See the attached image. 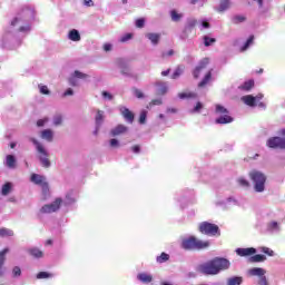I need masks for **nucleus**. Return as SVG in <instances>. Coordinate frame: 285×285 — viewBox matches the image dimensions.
I'll return each instance as SVG.
<instances>
[{
  "instance_id": "nucleus-1",
  "label": "nucleus",
  "mask_w": 285,
  "mask_h": 285,
  "mask_svg": "<svg viewBox=\"0 0 285 285\" xmlns=\"http://www.w3.org/2000/svg\"><path fill=\"white\" fill-rule=\"evenodd\" d=\"M31 27L28 19L23 18V16H17L10 23V26L4 30V33L0 40V48H10L8 43L13 37H17L19 32L22 35H28L30 32Z\"/></svg>"
},
{
  "instance_id": "nucleus-2",
  "label": "nucleus",
  "mask_w": 285,
  "mask_h": 285,
  "mask_svg": "<svg viewBox=\"0 0 285 285\" xmlns=\"http://www.w3.org/2000/svg\"><path fill=\"white\" fill-rule=\"evenodd\" d=\"M76 199L72 197V194H68L65 198V200H61V198H57L53 203L42 206L40 209L41 213H57L59 208H61V204L65 206H71V204H75Z\"/></svg>"
},
{
  "instance_id": "nucleus-3",
  "label": "nucleus",
  "mask_w": 285,
  "mask_h": 285,
  "mask_svg": "<svg viewBox=\"0 0 285 285\" xmlns=\"http://www.w3.org/2000/svg\"><path fill=\"white\" fill-rule=\"evenodd\" d=\"M249 178L254 186L255 193H264L266 190V174L259 170H252Z\"/></svg>"
},
{
  "instance_id": "nucleus-4",
  "label": "nucleus",
  "mask_w": 285,
  "mask_h": 285,
  "mask_svg": "<svg viewBox=\"0 0 285 285\" xmlns=\"http://www.w3.org/2000/svg\"><path fill=\"white\" fill-rule=\"evenodd\" d=\"M208 246H210V242L197 239L195 236L183 240V248L186 250H204V248H208Z\"/></svg>"
},
{
  "instance_id": "nucleus-5",
  "label": "nucleus",
  "mask_w": 285,
  "mask_h": 285,
  "mask_svg": "<svg viewBox=\"0 0 285 285\" xmlns=\"http://www.w3.org/2000/svg\"><path fill=\"white\" fill-rule=\"evenodd\" d=\"M33 146L39 155L40 163L42 164L43 168H50V160L48 159V150L46 147L39 142V140L31 138Z\"/></svg>"
},
{
  "instance_id": "nucleus-6",
  "label": "nucleus",
  "mask_w": 285,
  "mask_h": 285,
  "mask_svg": "<svg viewBox=\"0 0 285 285\" xmlns=\"http://www.w3.org/2000/svg\"><path fill=\"white\" fill-rule=\"evenodd\" d=\"M199 232L203 235H209V237H215V235H220L219 226L208 222L200 223Z\"/></svg>"
},
{
  "instance_id": "nucleus-7",
  "label": "nucleus",
  "mask_w": 285,
  "mask_h": 285,
  "mask_svg": "<svg viewBox=\"0 0 285 285\" xmlns=\"http://www.w3.org/2000/svg\"><path fill=\"white\" fill-rule=\"evenodd\" d=\"M262 99H264V95L262 94H258L256 97L250 95L242 97V101H244L246 106H250L252 108H255V106H258L259 108H266V105H264V102H259L262 101Z\"/></svg>"
},
{
  "instance_id": "nucleus-8",
  "label": "nucleus",
  "mask_w": 285,
  "mask_h": 285,
  "mask_svg": "<svg viewBox=\"0 0 285 285\" xmlns=\"http://www.w3.org/2000/svg\"><path fill=\"white\" fill-rule=\"evenodd\" d=\"M216 115H222L216 119V124H233L234 119L228 115V109L222 105H216Z\"/></svg>"
},
{
  "instance_id": "nucleus-9",
  "label": "nucleus",
  "mask_w": 285,
  "mask_h": 285,
  "mask_svg": "<svg viewBox=\"0 0 285 285\" xmlns=\"http://www.w3.org/2000/svg\"><path fill=\"white\" fill-rule=\"evenodd\" d=\"M212 263L214 264V268L216 269V275H219L222 271H228V268H230V261L224 257H215L212 259Z\"/></svg>"
},
{
  "instance_id": "nucleus-10",
  "label": "nucleus",
  "mask_w": 285,
  "mask_h": 285,
  "mask_svg": "<svg viewBox=\"0 0 285 285\" xmlns=\"http://www.w3.org/2000/svg\"><path fill=\"white\" fill-rule=\"evenodd\" d=\"M281 135H283V137H272L267 140L268 148L285 150V129L281 130Z\"/></svg>"
},
{
  "instance_id": "nucleus-11",
  "label": "nucleus",
  "mask_w": 285,
  "mask_h": 285,
  "mask_svg": "<svg viewBox=\"0 0 285 285\" xmlns=\"http://www.w3.org/2000/svg\"><path fill=\"white\" fill-rule=\"evenodd\" d=\"M197 273H202V275H217V269L213 261L203 263L196 267Z\"/></svg>"
},
{
  "instance_id": "nucleus-12",
  "label": "nucleus",
  "mask_w": 285,
  "mask_h": 285,
  "mask_svg": "<svg viewBox=\"0 0 285 285\" xmlns=\"http://www.w3.org/2000/svg\"><path fill=\"white\" fill-rule=\"evenodd\" d=\"M266 230L271 235H279V233H282V223L276 220H271L266 225Z\"/></svg>"
},
{
  "instance_id": "nucleus-13",
  "label": "nucleus",
  "mask_w": 285,
  "mask_h": 285,
  "mask_svg": "<svg viewBox=\"0 0 285 285\" xmlns=\"http://www.w3.org/2000/svg\"><path fill=\"white\" fill-rule=\"evenodd\" d=\"M88 75L81 72V71H75L70 77H69V86H79V79H86Z\"/></svg>"
},
{
  "instance_id": "nucleus-14",
  "label": "nucleus",
  "mask_w": 285,
  "mask_h": 285,
  "mask_svg": "<svg viewBox=\"0 0 285 285\" xmlns=\"http://www.w3.org/2000/svg\"><path fill=\"white\" fill-rule=\"evenodd\" d=\"M208 63H210V60L208 58H204L203 60H200V62L194 70L195 79H198L199 75H202V72L206 70V68L208 67Z\"/></svg>"
},
{
  "instance_id": "nucleus-15",
  "label": "nucleus",
  "mask_w": 285,
  "mask_h": 285,
  "mask_svg": "<svg viewBox=\"0 0 285 285\" xmlns=\"http://www.w3.org/2000/svg\"><path fill=\"white\" fill-rule=\"evenodd\" d=\"M32 184H36L37 186H41L42 189L48 190V183H46V177L41 176L39 174H33L31 176Z\"/></svg>"
},
{
  "instance_id": "nucleus-16",
  "label": "nucleus",
  "mask_w": 285,
  "mask_h": 285,
  "mask_svg": "<svg viewBox=\"0 0 285 285\" xmlns=\"http://www.w3.org/2000/svg\"><path fill=\"white\" fill-rule=\"evenodd\" d=\"M255 253H257V249H255L254 247L236 249V254L239 255V257H248L250 255H255Z\"/></svg>"
},
{
  "instance_id": "nucleus-17",
  "label": "nucleus",
  "mask_w": 285,
  "mask_h": 285,
  "mask_svg": "<svg viewBox=\"0 0 285 285\" xmlns=\"http://www.w3.org/2000/svg\"><path fill=\"white\" fill-rule=\"evenodd\" d=\"M145 37L154 46H159V41L161 40V33L149 32V33H146Z\"/></svg>"
},
{
  "instance_id": "nucleus-18",
  "label": "nucleus",
  "mask_w": 285,
  "mask_h": 285,
  "mask_svg": "<svg viewBox=\"0 0 285 285\" xmlns=\"http://www.w3.org/2000/svg\"><path fill=\"white\" fill-rule=\"evenodd\" d=\"M120 112H121L124 119H126V121H128V124H132V121H135V115L132 114V111L128 110V108L121 107Z\"/></svg>"
},
{
  "instance_id": "nucleus-19",
  "label": "nucleus",
  "mask_w": 285,
  "mask_h": 285,
  "mask_svg": "<svg viewBox=\"0 0 285 285\" xmlns=\"http://www.w3.org/2000/svg\"><path fill=\"white\" fill-rule=\"evenodd\" d=\"M41 139H45V141L52 142L55 139V131L52 129H45L40 132Z\"/></svg>"
},
{
  "instance_id": "nucleus-20",
  "label": "nucleus",
  "mask_w": 285,
  "mask_h": 285,
  "mask_svg": "<svg viewBox=\"0 0 285 285\" xmlns=\"http://www.w3.org/2000/svg\"><path fill=\"white\" fill-rule=\"evenodd\" d=\"M101 124H104V111L98 110L96 115V130L95 135L99 131V128H101Z\"/></svg>"
},
{
  "instance_id": "nucleus-21",
  "label": "nucleus",
  "mask_w": 285,
  "mask_h": 285,
  "mask_svg": "<svg viewBox=\"0 0 285 285\" xmlns=\"http://www.w3.org/2000/svg\"><path fill=\"white\" fill-rule=\"evenodd\" d=\"M126 130H128V127H126L124 125H118L117 127H115L111 130V135H112V137H117L119 135H124V132H126Z\"/></svg>"
},
{
  "instance_id": "nucleus-22",
  "label": "nucleus",
  "mask_w": 285,
  "mask_h": 285,
  "mask_svg": "<svg viewBox=\"0 0 285 285\" xmlns=\"http://www.w3.org/2000/svg\"><path fill=\"white\" fill-rule=\"evenodd\" d=\"M68 39H70V41H81V35L79 33V30H70L68 33Z\"/></svg>"
},
{
  "instance_id": "nucleus-23",
  "label": "nucleus",
  "mask_w": 285,
  "mask_h": 285,
  "mask_svg": "<svg viewBox=\"0 0 285 285\" xmlns=\"http://www.w3.org/2000/svg\"><path fill=\"white\" fill-rule=\"evenodd\" d=\"M137 279H139V282H142V284H150V282H153V276L147 273H140L138 274Z\"/></svg>"
},
{
  "instance_id": "nucleus-24",
  "label": "nucleus",
  "mask_w": 285,
  "mask_h": 285,
  "mask_svg": "<svg viewBox=\"0 0 285 285\" xmlns=\"http://www.w3.org/2000/svg\"><path fill=\"white\" fill-rule=\"evenodd\" d=\"M265 274H266V271H264V268L262 267H254L249 269V275H252L253 277H262Z\"/></svg>"
},
{
  "instance_id": "nucleus-25",
  "label": "nucleus",
  "mask_w": 285,
  "mask_h": 285,
  "mask_svg": "<svg viewBox=\"0 0 285 285\" xmlns=\"http://www.w3.org/2000/svg\"><path fill=\"white\" fill-rule=\"evenodd\" d=\"M230 8V0H220L218 8H216L217 12H226Z\"/></svg>"
},
{
  "instance_id": "nucleus-26",
  "label": "nucleus",
  "mask_w": 285,
  "mask_h": 285,
  "mask_svg": "<svg viewBox=\"0 0 285 285\" xmlns=\"http://www.w3.org/2000/svg\"><path fill=\"white\" fill-rule=\"evenodd\" d=\"M6 167L7 168H14V166H17V158H14V156L12 155H8L6 157Z\"/></svg>"
},
{
  "instance_id": "nucleus-27",
  "label": "nucleus",
  "mask_w": 285,
  "mask_h": 285,
  "mask_svg": "<svg viewBox=\"0 0 285 285\" xmlns=\"http://www.w3.org/2000/svg\"><path fill=\"white\" fill-rule=\"evenodd\" d=\"M158 95H166L168 92V85L166 82H157Z\"/></svg>"
},
{
  "instance_id": "nucleus-28",
  "label": "nucleus",
  "mask_w": 285,
  "mask_h": 285,
  "mask_svg": "<svg viewBox=\"0 0 285 285\" xmlns=\"http://www.w3.org/2000/svg\"><path fill=\"white\" fill-rule=\"evenodd\" d=\"M212 78H213V71L209 70L205 75L204 79L198 83V87L204 88V86H207V83L210 81Z\"/></svg>"
},
{
  "instance_id": "nucleus-29",
  "label": "nucleus",
  "mask_w": 285,
  "mask_h": 285,
  "mask_svg": "<svg viewBox=\"0 0 285 285\" xmlns=\"http://www.w3.org/2000/svg\"><path fill=\"white\" fill-rule=\"evenodd\" d=\"M11 193H12V183H6L2 186L1 195H3L6 197V196H8Z\"/></svg>"
},
{
  "instance_id": "nucleus-30",
  "label": "nucleus",
  "mask_w": 285,
  "mask_h": 285,
  "mask_svg": "<svg viewBox=\"0 0 285 285\" xmlns=\"http://www.w3.org/2000/svg\"><path fill=\"white\" fill-rule=\"evenodd\" d=\"M170 17H171V21H181V19L184 18V13H178L177 10H171L170 11Z\"/></svg>"
},
{
  "instance_id": "nucleus-31",
  "label": "nucleus",
  "mask_w": 285,
  "mask_h": 285,
  "mask_svg": "<svg viewBox=\"0 0 285 285\" xmlns=\"http://www.w3.org/2000/svg\"><path fill=\"white\" fill-rule=\"evenodd\" d=\"M179 99H195L197 98V94L195 92H180L178 94Z\"/></svg>"
},
{
  "instance_id": "nucleus-32",
  "label": "nucleus",
  "mask_w": 285,
  "mask_h": 285,
  "mask_svg": "<svg viewBox=\"0 0 285 285\" xmlns=\"http://www.w3.org/2000/svg\"><path fill=\"white\" fill-rule=\"evenodd\" d=\"M10 253V248H4L0 252V268H3V264L6 263V255Z\"/></svg>"
},
{
  "instance_id": "nucleus-33",
  "label": "nucleus",
  "mask_w": 285,
  "mask_h": 285,
  "mask_svg": "<svg viewBox=\"0 0 285 285\" xmlns=\"http://www.w3.org/2000/svg\"><path fill=\"white\" fill-rule=\"evenodd\" d=\"M14 235V232L9 228H0V237H12Z\"/></svg>"
},
{
  "instance_id": "nucleus-34",
  "label": "nucleus",
  "mask_w": 285,
  "mask_h": 285,
  "mask_svg": "<svg viewBox=\"0 0 285 285\" xmlns=\"http://www.w3.org/2000/svg\"><path fill=\"white\" fill-rule=\"evenodd\" d=\"M29 253L30 255H32V257H36L37 259L43 257V252H41L39 248H31Z\"/></svg>"
},
{
  "instance_id": "nucleus-35",
  "label": "nucleus",
  "mask_w": 285,
  "mask_h": 285,
  "mask_svg": "<svg viewBox=\"0 0 285 285\" xmlns=\"http://www.w3.org/2000/svg\"><path fill=\"white\" fill-rule=\"evenodd\" d=\"M259 253H264L265 255H268V257H275V252L268 247H259Z\"/></svg>"
},
{
  "instance_id": "nucleus-36",
  "label": "nucleus",
  "mask_w": 285,
  "mask_h": 285,
  "mask_svg": "<svg viewBox=\"0 0 285 285\" xmlns=\"http://www.w3.org/2000/svg\"><path fill=\"white\" fill-rule=\"evenodd\" d=\"M242 281H243L242 277L235 276V277L228 278L227 285H240Z\"/></svg>"
},
{
  "instance_id": "nucleus-37",
  "label": "nucleus",
  "mask_w": 285,
  "mask_h": 285,
  "mask_svg": "<svg viewBox=\"0 0 285 285\" xmlns=\"http://www.w3.org/2000/svg\"><path fill=\"white\" fill-rule=\"evenodd\" d=\"M255 40V36H250L247 41L245 42V45L240 48L242 52H245V50L247 48H250V46H253V41Z\"/></svg>"
},
{
  "instance_id": "nucleus-38",
  "label": "nucleus",
  "mask_w": 285,
  "mask_h": 285,
  "mask_svg": "<svg viewBox=\"0 0 285 285\" xmlns=\"http://www.w3.org/2000/svg\"><path fill=\"white\" fill-rule=\"evenodd\" d=\"M233 23H244L246 21V16L236 14L232 18Z\"/></svg>"
},
{
  "instance_id": "nucleus-39",
  "label": "nucleus",
  "mask_w": 285,
  "mask_h": 285,
  "mask_svg": "<svg viewBox=\"0 0 285 285\" xmlns=\"http://www.w3.org/2000/svg\"><path fill=\"white\" fill-rule=\"evenodd\" d=\"M249 259H250V262H255V263L266 262V256H264L262 254H256V255L252 256Z\"/></svg>"
},
{
  "instance_id": "nucleus-40",
  "label": "nucleus",
  "mask_w": 285,
  "mask_h": 285,
  "mask_svg": "<svg viewBox=\"0 0 285 285\" xmlns=\"http://www.w3.org/2000/svg\"><path fill=\"white\" fill-rule=\"evenodd\" d=\"M254 86H255V81L248 80V81H245V82L240 86V89H242V90H250V88H253Z\"/></svg>"
},
{
  "instance_id": "nucleus-41",
  "label": "nucleus",
  "mask_w": 285,
  "mask_h": 285,
  "mask_svg": "<svg viewBox=\"0 0 285 285\" xmlns=\"http://www.w3.org/2000/svg\"><path fill=\"white\" fill-rule=\"evenodd\" d=\"M237 184L242 186V188H248V186H250V183H248V180H246L244 177H239L237 179Z\"/></svg>"
},
{
  "instance_id": "nucleus-42",
  "label": "nucleus",
  "mask_w": 285,
  "mask_h": 285,
  "mask_svg": "<svg viewBox=\"0 0 285 285\" xmlns=\"http://www.w3.org/2000/svg\"><path fill=\"white\" fill-rule=\"evenodd\" d=\"M181 75H184V68L178 67L171 75V79H178V77H181Z\"/></svg>"
},
{
  "instance_id": "nucleus-43",
  "label": "nucleus",
  "mask_w": 285,
  "mask_h": 285,
  "mask_svg": "<svg viewBox=\"0 0 285 285\" xmlns=\"http://www.w3.org/2000/svg\"><path fill=\"white\" fill-rule=\"evenodd\" d=\"M48 277H52V274L48 272H40L37 274V279H48Z\"/></svg>"
},
{
  "instance_id": "nucleus-44",
  "label": "nucleus",
  "mask_w": 285,
  "mask_h": 285,
  "mask_svg": "<svg viewBox=\"0 0 285 285\" xmlns=\"http://www.w3.org/2000/svg\"><path fill=\"white\" fill-rule=\"evenodd\" d=\"M215 38H210V37H208V36H205L204 37V45L206 46V47H208V46H213V43H215Z\"/></svg>"
},
{
  "instance_id": "nucleus-45",
  "label": "nucleus",
  "mask_w": 285,
  "mask_h": 285,
  "mask_svg": "<svg viewBox=\"0 0 285 285\" xmlns=\"http://www.w3.org/2000/svg\"><path fill=\"white\" fill-rule=\"evenodd\" d=\"M38 88H39L41 95H50V89H48V86L39 85Z\"/></svg>"
},
{
  "instance_id": "nucleus-46",
  "label": "nucleus",
  "mask_w": 285,
  "mask_h": 285,
  "mask_svg": "<svg viewBox=\"0 0 285 285\" xmlns=\"http://www.w3.org/2000/svg\"><path fill=\"white\" fill-rule=\"evenodd\" d=\"M132 39V33H125L120 37L119 41L120 43H126V41H130Z\"/></svg>"
},
{
  "instance_id": "nucleus-47",
  "label": "nucleus",
  "mask_w": 285,
  "mask_h": 285,
  "mask_svg": "<svg viewBox=\"0 0 285 285\" xmlns=\"http://www.w3.org/2000/svg\"><path fill=\"white\" fill-rule=\"evenodd\" d=\"M168 258H169L168 254L163 253L160 256L157 257V262L158 264H164V262H168Z\"/></svg>"
},
{
  "instance_id": "nucleus-48",
  "label": "nucleus",
  "mask_w": 285,
  "mask_h": 285,
  "mask_svg": "<svg viewBox=\"0 0 285 285\" xmlns=\"http://www.w3.org/2000/svg\"><path fill=\"white\" fill-rule=\"evenodd\" d=\"M62 121H63V118L61 117V115H56L53 117V126H61Z\"/></svg>"
},
{
  "instance_id": "nucleus-49",
  "label": "nucleus",
  "mask_w": 285,
  "mask_h": 285,
  "mask_svg": "<svg viewBox=\"0 0 285 285\" xmlns=\"http://www.w3.org/2000/svg\"><path fill=\"white\" fill-rule=\"evenodd\" d=\"M195 26H197V19L189 18V19L187 20L186 28H195Z\"/></svg>"
},
{
  "instance_id": "nucleus-50",
  "label": "nucleus",
  "mask_w": 285,
  "mask_h": 285,
  "mask_svg": "<svg viewBox=\"0 0 285 285\" xmlns=\"http://www.w3.org/2000/svg\"><path fill=\"white\" fill-rule=\"evenodd\" d=\"M48 121H50V119H49V118H42V119H39V120L37 121V126H38V128H43V126H45V125H47V124H48Z\"/></svg>"
},
{
  "instance_id": "nucleus-51",
  "label": "nucleus",
  "mask_w": 285,
  "mask_h": 285,
  "mask_svg": "<svg viewBox=\"0 0 285 285\" xmlns=\"http://www.w3.org/2000/svg\"><path fill=\"white\" fill-rule=\"evenodd\" d=\"M148 115V111L142 110L139 116V124H146V117Z\"/></svg>"
},
{
  "instance_id": "nucleus-52",
  "label": "nucleus",
  "mask_w": 285,
  "mask_h": 285,
  "mask_svg": "<svg viewBox=\"0 0 285 285\" xmlns=\"http://www.w3.org/2000/svg\"><path fill=\"white\" fill-rule=\"evenodd\" d=\"M12 275L13 277H21V267L19 266L13 267Z\"/></svg>"
},
{
  "instance_id": "nucleus-53",
  "label": "nucleus",
  "mask_w": 285,
  "mask_h": 285,
  "mask_svg": "<svg viewBox=\"0 0 285 285\" xmlns=\"http://www.w3.org/2000/svg\"><path fill=\"white\" fill-rule=\"evenodd\" d=\"M144 26H146V20L144 18L136 20V28H144Z\"/></svg>"
},
{
  "instance_id": "nucleus-54",
  "label": "nucleus",
  "mask_w": 285,
  "mask_h": 285,
  "mask_svg": "<svg viewBox=\"0 0 285 285\" xmlns=\"http://www.w3.org/2000/svg\"><path fill=\"white\" fill-rule=\"evenodd\" d=\"M102 98L106 99L107 101H112V96L108 91H102Z\"/></svg>"
},
{
  "instance_id": "nucleus-55",
  "label": "nucleus",
  "mask_w": 285,
  "mask_h": 285,
  "mask_svg": "<svg viewBox=\"0 0 285 285\" xmlns=\"http://www.w3.org/2000/svg\"><path fill=\"white\" fill-rule=\"evenodd\" d=\"M72 95H75V91L69 88L62 94V97H72Z\"/></svg>"
},
{
  "instance_id": "nucleus-56",
  "label": "nucleus",
  "mask_w": 285,
  "mask_h": 285,
  "mask_svg": "<svg viewBox=\"0 0 285 285\" xmlns=\"http://www.w3.org/2000/svg\"><path fill=\"white\" fill-rule=\"evenodd\" d=\"M202 108H204V106L202 105V102H197V105L195 106V108L191 110V112H199L202 110Z\"/></svg>"
},
{
  "instance_id": "nucleus-57",
  "label": "nucleus",
  "mask_w": 285,
  "mask_h": 285,
  "mask_svg": "<svg viewBox=\"0 0 285 285\" xmlns=\"http://www.w3.org/2000/svg\"><path fill=\"white\" fill-rule=\"evenodd\" d=\"M210 28V23H208L207 21H202L200 23V30H205Z\"/></svg>"
},
{
  "instance_id": "nucleus-58",
  "label": "nucleus",
  "mask_w": 285,
  "mask_h": 285,
  "mask_svg": "<svg viewBox=\"0 0 285 285\" xmlns=\"http://www.w3.org/2000/svg\"><path fill=\"white\" fill-rule=\"evenodd\" d=\"M104 50H105V52H110V50H112V43H105Z\"/></svg>"
},
{
  "instance_id": "nucleus-59",
  "label": "nucleus",
  "mask_w": 285,
  "mask_h": 285,
  "mask_svg": "<svg viewBox=\"0 0 285 285\" xmlns=\"http://www.w3.org/2000/svg\"><path fill=\"white\" fill-rule=\"evenodd\" d=\"M83 6H86L87 8H92V6H95V2H92V0H83Z\"/></svg>"
},
{
  "instance_id": "nucleus-60",
  "label": "nucleus",
  "mask_w": 285,
  "mask_h": 285,
  "mask_svg": "<svg viewBox=\"0 0 285 285\" xmlns=\"http://www.w3.org/2000/svg\"><path fill=\"white\" fill-rule=\"evenodd\" d=\"M131 150L136 155H139V153L141 151V148L139 147V145H135L134 147H131Z\"/></svg>"
},
{
  "instance_id": "nucleus-61",
  "label": "nucleus",
  "mask_w": 285,
  "mask_h": 285,
  "mask_svg": "<svg viewBox=\"0 0 285 285\" xmlns=\"http://www.w3.org/2000/svg\"><path fill=\"white\" fill-rule=\"evenodd\" d=\"M135 97H137V99H142L144 98V92H141V90L136 89L135 90Z\"/></svg>"
},
{
  "instance_id": "nucleus-62",
  "label": "nucleus",
  "mask_w": 285,
  "mask_h": 285,
  "mask_svg": "<svg viewBox=\"0 0 285 285\" xmlns=\"http://www.w3.org/2000/svg\"><path fill=\"white\" fill-rule=\"evenodd\" d=\"M110 146H111V148H117V146H119V140H117V139H111L110 140Z\"/></svg>"
},
{
  "instance_id": "nucleus-63",
  "label": "nucleus",
  "mask_w": 285,
  "mask_h": 285,
  "mask_svg": "<svg viewBox=\"0 0 285 285\" xmlns=\"http://www.w3.org/2000/svg\"><path fill=\"white\" fill-rule=\"evenodd\" d=\"M259 284L261 285H268V281H266V276H261V278H259Z\"/></svg>"
},
{
  "instance_id": "nucleus-64",
  "label": "nucleus",
  "mask_w": 285,
  "mask_h": 285,
  "mask_svg": "<svg viewBox=\"0 0 285 285\" xmlns=\"http://www.w3.org/2000/svg\"><path fill=\"white\" fill-rule=\"evenodd\" d=\"M175 55V51L170 49L168 52H164L163 57H173Z\"/></svg>"
}]
</instances>
